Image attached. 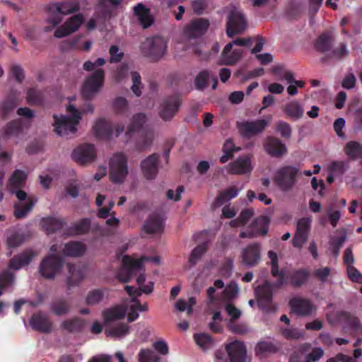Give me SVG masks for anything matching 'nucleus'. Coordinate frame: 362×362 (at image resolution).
I'll return each mask as SVG.
<instances>
[{"label":"nucleus","mask_w":362,"mask_h":362,"mask_svg":"<svg viewBox=\"0 0 362 362\" xmlns=\"http://www.w3.org/2000/svg\"><path fill=\"white\" fill-rule=\"evenodd\" d=\"M67 111L71 116L54 115V132L59 136H68L76 133V126L81 119V112L72 105H69Z\"/></svg>","instance_id":"f257e3e1"},{"label":"nucleus","mask_w":362,"mask_h":362,"mask_svg":"<svg viewBox=\"0 0 362 362\" xmlns=\"http://www.w3.org/2000/svg\"><path fill=\"white\" fill-rule=\"evenodd\" d=\"M299 175L300 169L297 166L286 165L276 171L273 180L281 191L287 192L296 185Z\"/></svg>","instance_id":"f03ea898"},{"label":"nucleus","mask_w":362,"mask_h":362,"mask_svg":"<svg viewBox=\"0 0 362 362\" xmlns=\"http://www.w3.org/2000/svg\"><path fill=\"white\" fill-rule=\"evenodd\" d=\"M167 49L168 42L161 36L148 37L141 46L143 54L153 62L162 59L165 55Z\"/></svg>","instance_id":"7ed1b4c3"},{"label":"nucleus","mask_w":362,"mask_h":362,"mask_svg":"<svg viewBox=\"0 0 362 362\" xmlns=\"http://www.w3.org/2000/svg\"><path fill=\"white\" fill-rule=\"evenodd\" d=\"M127 157L123 153H115L110 160V177L115 184H122L128 175Z\"/></svg>","instance_id":"20e7f679"},{"label":"nucleus","mask_w":362,"mask_h":362,"mask_svg":"<svg viewBox=\"0 0 362 362\" xmlns=\"http://www.w3.org/2000/svg\"><path fill=\"white\" fill-rule=\"evenodd\" d=\"M226 351L229 357V361L226 356L224 351L218 350L215 353L216 362H245L246 347L240 341H235L226 346Z\"/></svg>","instance_id":"39448f33"},{"label":"nucleus","mask_w":362,"mask_h":362,"mask_svg":"<svg viewBox=\"0 0 362 362\" xmlns=\"http://www.w3.org/2000/svg\"><path fill=\"white\" fill-rule=\"evenodd\" d=\"M105 71L98 68L88 76L83 83L81 94L84 100H90L104 85Z\"/></svg>","instance_id":"423d86ee"},{"label":"nucleus","mask_w":362,"mask_h":362,"mask_svg":"<svg viewBox=\"0 0 362 362\" xmlns=\"http://www.w3.org/2000/svg\"><path fill=\"white\" fill-rule=\"evenodd\" d=\"M8 191L11 194H15L20 202L25 201L24 203L14 204V216L16 218L18 219L25 218L31 211L37 199L34 197H28V194L21 188L11 189Z\"/></svg>","instance_id":"0eeeda50"},{"label":"nucleus","mask_w":362,"mask_h":362,"mask_svg":"<svg viewBox=\"0 0 362 362\" xmlns=\"http://www.w3.org/2000/svg\"><path fill=\"white\" fill-rule=\"evenodd\" d=\"M64 259L54 254L46 256L39 266V272L42 276L47 279H53L64 266Z\"/></svg>","instance_id":"6e6552de"},{"label":"nucleus","mask_w":362,"mask_h":362,"mask_svg":"<svg viewBox=\"0 0 362 362\" xmlns=\"http://www.w3.org/2000/svg\"><path fill=\"white\" fill-rule=\"evenodd\" d=\"M273 288H275L273 286V283L265 281L255 289L257 305L261 310L265 312H274L276 309V305L273 303Z\"/></svg>","instance_id":"1a4fd4ad"},{"label":"nucleus","mask_w":362,"mask_h":362,"mask_svg":"<svg viewBox=\"0 0 362 362\" xmlns=\"http://www.w3.org/2000/svg\"><path fill=\"white\" fill-rule=\"evenodd\" d=\"M247 27V20L242 11H230L226 23V34L229 37L243 33Z\"/></svg>","instance_id":"9d476101"},{"label":"nucleus","mask_w":362,"mask_h":362,"mask_svg":"<svg viewBox=\"0 0 362 362\" xmlns=\"http://www.w3.org/2000/svg\"><path fill=\"white\" fill-rule=\"evenodd\" d=\"M268 123V121L265 119L253 121H238L236 127L243 138L250 139L262 132L267 127Z\"/></svg>","instance_id":"9b49d317"},{"label":"nucleus","mask_w":362,"mask_h":362,"mask_svg":"<svg viewBox=\"0 0 362 362\" xmlns=\"http://www.w3.org/2000/svg\"><path fill=\"white\" fill-rule=\"evenodd\" d=\"M124 127L123 124H117L116 126L104 119H99L93 127L95 135L97 138L109 139L113 135L116 137L124 132Z\"/></svg>","instance_id":"f8f14e48"},{"label":"nucleus","mask_w":362,"mask_h":362,"mask_svg":"<svg viewBox=\"0 0 362 362\" xmlns=\"http://www.w3.org/2000/svg\"><path fill=\"white\" fill-rule=\"evenodd\" d=\"M181 105V100L179 95H173L167 97L163 100L159 107L158 115L160 117L167 122L170 121Z\"/></svg>","instance_id":"ddd939ff"},{"label":"nucleus","mask_w":362,"mask_h":362,"mask_svg":"<svg viewBox=\"0 0 362 362\" xmlns=\"http://www.w3.org/2000/svg\"><path fill=\"white\" fill-rule=\"evenodd\" d=\"M311 218L303 217L298 221L296 231L292 240L294 247L300 249L307 242L311 227Z\"/></svg>","instance_id":"4468645a"},{"label":"nucleus","mask_w":362,"mask_h":362,"mask_svg":"<svg viewBox=\"0 0 362 362\" xmlns=\"http://www.w3.org/2000/svg\"><path fill=\"white\" fill-rule=\"evenodd\" d=\"M95 157V146L90 144H83L75 148L72 153L73 160L82 165L94 161Z\"/></svg>","instance_id":"2eb2a0df"},{"label":"nucleus","mask_w":362,"mask_h":362,"mask_svg":"<svg viewBox=\"0 0 362 362\" xmlns=\"http://www.w3.org/2000/svg\"><path fill=\"white\" fill-rule=\"evenodd\" d=\"M83 21L84 18L82 14H76L69 18L64 25L57 28L54 31V36L57 38H62L69 35L77 31Z\"/></svg>","instance_id":"dca6fc26"},{"label":"nucleus","mask_w":362,"mask_h":362,"mask_svg":"<svg viewBox=\"0 0 362 362\" xmlns=\"http://www.w3.org/2000/svg\"><path fill=\"white\" fill-rule=\"evenodd\" d=\"M209 27V22L205 18H197L188 24L185 30L184 35L188 38H197L204 35Z\"/></svg>","instance_id":"f3484780"},{"label":"nucleus","mask_w":362,"mask_h":362,"mask_svg":"<svg viewBox=\"0 0 362 362\" xmlns=\"http://www.w3.org/2000/svg\"><path fill=\"white\" fill-rule=\"evenodd\" d=\"M289 305L291 313L300 317L310 315L316 309L311 301L300 298H293L291 299Z\"/></svg>","instance_id":"a211bd4d"},{"label":"nucleus","mask_w":362,"mask_h":362,"mask_svg":"<svg viewBox=\"0 0 362 362\" xmlns=\"http://www.w3.org/2000/svg\"><path fill=\"white\" fill-rule=\"evenodd\" d=\"M242 261L244 264L252 267L257 265L261 257V245L258 243L248 245L241 252Z\"/></svg>","instance_id":"6ab92c4d"},{"label":"nucleus","mask_w":362,"mask_h":362,"mask_svg":"<svg viewBox=\"0 0 362 362\" xmlns=\"http://www.w3.org/2000/svg\"><path fill=\"white\" fill-rule=\"evenodd\" d=\"M268 257L271 261V274L273 277L276 278V281L273 282L274 288H280L286 284V273L284 270H279V259L275 252L270 250L268 252Z\"/></svg>","instance_id":"aec40b11"},{"label":"nucleus","mask_w":362,"mask_h":362,"mask_svg":"<svg viewBox=\"0 0 362 362\" xmlns=\"http://www.w3.org/2000/svg\"><path fill=\"white\" fill-rule=\"evenodd\" d=\"M159 155L153 153L141 162L142 173L147 180H153L158 173Z\"/></svg>","instance_id":"412c9836"},{"label":"nucleus","mask_w":362,"mask_h":362,"mask_svg":"<svg viewBox=\"0 0 362 362\" xmlns=\"http://www.w3.org/2000/svg\"><path fill=\"white\" fill-rule=\"evenodd\" d=\"M29 324L33 329L41 333H50L52 331V322L42 312L34 313L29 320Z\"/></svg>","instance_id":"4be33fe9"},{"label":"nucleus","mask_w":362,"mask_h":362,"mask_svg":"<svg viewBox=\"0 0 362 362\" xmlns=\"http://www.w3.org/2000/svg\"><path fill=\"white\" fill-rule=\"evenodd\" d=\"M252 170L251 160L248 156H240L227 166L228 173L232 175L250 173Z\"/></svg>","instance_id":"5701e85b"},{"label":"nucleus","mask_w":362,"mask_h":362,"mask_svg":"<svg viewBox=\"0 0 362 362\" xmlns=\"http://www.w3.org/2000/svg\"><path fill=\"white\" fill-rule=\"evenodd\" d=\"M264 148L269 155L274 158H281L287 153L286 145L275 136H268L264 144Z\"/></svg>","instance_id":"b1692460"},{"label":"nucleus","mask_w":362,"mask_h":362,"mask_svg":"<svg viewBox=\"0 0 362 362\" xmlns=\"http://www.w3.org/2000/svg\"><path fill=\"white\" fill-rule=\"evenodd\" d=\"M36 255L37 253L32 250H26L11 258L8 262V267L14 270H18L29 264Z\"/></svg>","instance_id":"393cba45"},{"label":"nucleus","mask_w":362,"mask_h":362,"mask_svg":"<svg viewBox=\"0 0 362 362\" xmlns=\"http://www.w3.org/2000/svg\"><path fill=\"white\" fill-rule=\"evenodd\" d=\"M134 13L138 18L140 25L144 29L149 28L154 23V18L151 15L149 8L142 3L134 6Z\"/></svg>","instance_id":"a878e982"},{"label":"nucleus","mask_w":362,"mask_h":362,"mask_svg":"<svg viewBox=\"0 0 362 362\" xmlns=\"http://www.w3.org/2000/svg\"><path fill=\"white\" fill-rule=\"evenodd\" d=\"M310 276V272L306 269H293L289 272L286 281L288 280L293 287H300L305 284Z\"/></svg>","instance_id":"bb28decb"},{"label":"nucleus","mask_w":362,"mask_h":362,"mask_svg":"<svg viewBox=\"0 0 362 362\" xmlns=\"http://www.w3.org/2000/svg\"><path fill=\"white\" fill-rule=\"evenodd\" d=\"M144 228L146 233L153 234L162 233L163 230V219L158 214H151L144 223Z\"/></svg>","instance_id":"cd10ccee"},{"label":"nucleus","mask_w":362,"mask_h":362,"mask_svg":"<svg viewBox=\"0 0 362 362\" xmlns=\"http://www.w3.org/2000/svg\"><path fill=\"white\" fill-rule=\"evenodd\" d=\"M66 222L63 218L45 217L41 220V225L47 234H52L62 229Z\"/></svg>","instance_id":"c85d7f7f"},{"label":"nucleus","mask_w":362,"mask_h":362,"mask_svg":"<svg viewBox=\"0 0 362 362\" xmlns=\"http://www.w3.org/2000/svg\"><path fill=\"white\" fill-rule=\"evenodd\" d=\"M49 10L66 15L78 11L79 10V4L77 0H69L62 3L54 4L49 7Z\"/></svg>","instance_id":"c756f323"},{"label":"nucleus","mask_w":362,"mask_h":362,"mask_svg":"<svg viewBox=\"0 0 362 362\" xmlns=\"http://www.w3.org/2000/svg\"><path fill=\"white\" fill-rule=\"evenodd\" d=\"M90 219L82 218L66 228V234L70 236H76L86 234L90 228Z\"/></svg>","instance_id":"7c9ffc66"},{"label":"nucleus","mask_w":362,"mask_h":362,"mask_svg":"<svg viewBox=\"0 0 362 362\" xmlns=\"http://www.w3.org/2000/svg\"><path fill=\"white\" fill-rule=\"evenodd\" d=\"M18 106V100L15 96L9 95L0 103V117L6 119L10 117Z\"/></svg>","instance_id":"2f4dec72"},{"label":"nucleus","mask_w":362,"mask_h":362,"mask_svg":"<svg viewBox=\"0 0 362 362\" xmlns=\"http://www.w3.org/2000/svg\"><path fill=\"white\" fill-rule=\"evenodd\" d=\"M85 320L82 318L74 317L62 322L61 328L69 333L81 332L85 327Z\"/></svg>","instance_id":"473e14b6"},{"label":"nucleus","mask_w":362,"mask_h":362,"mask_svg":"<svg viewBox=\"0 0 362 362\" xmlns=\"http://www.w3.org/2000/svg\"><path fill=\"white\" fill-rule=\"evenodd\" d=\"M239 189L234 186L220 192L212 204L214 208L220 207L228 201L238 196Z\"/></svg>","instance_id":"72a5a7b5"},{"label":"nucleus","mask_w":362,"mask_h":362,"mask_svg":"<svg viewBox=\"0 0 362 362\" xmlns=\"http://www.w3.org/2000/svg\"><path fill=\"white\" fill-rule=\"evenodd\" d=\"M332 42V35L329 33H323L316 39L314 47L317 52L325 53L331 50Z\"/></svg>","instance_id":"f704fd0d"},{"label":"nucleus","mask_w":362,"mask_h":362,"mask_svg":"<svg viewBox=\"0 0 362 362\" xmlns=\"http://www.w3.org/2000/svg\"><path fill=\"white\" fill-rule=\"evenodd\" d=\"M71 306L68 300L64 298L54 300L50 304L51 311L57 316H62L68 314Z\"/></svg>","instance_id":"c9c22d12"},{"label":"nucleus","mask_w":362,"mask_h":362,"mask_svg":"<svg viewBox=\"0 0 362 362\" xmlns=\"http://www.w3.org/2000/svg\"><path fill=\"white\" fill-rule=\"evenodd\" d=\"M284 113L294 120L299 119L303 117L304 110L300 104L296 101H291L286 104L284 107Z\"/></svg>","instance_id":"e433bc0d"},{"label":"nucleus","mask_w":362,"mask_h":362,"mask_svg":"<svg viewBox=\"0 0 362 362\" xmlns=\"http://www.w3.org/2000/svg\"><path fill=\"white\" fill-rule=\"evenodd\" d=\"M27 179V174L21 170H16L8 180L7 184L8 189L23 187Z\"/></svg>","instance_id":"4c0bfd02"},{"label":"nucleus","mask_w":362,"mask_h":362,"mask_svg":"<svg viewBox=\"0 0 362 362\" xmlns=\"http://www.w3.org/2000/svg\"><path fill=\"white\" fill-rule=\"evenodd\" d=\"M86 250V245L81 242L71 241L65 244L64 254L70 257H80Z\"/></svg>","instance_id":"58836bf2"},{"label":"nucleus","mask_w":362,"mask_h":362,"mask_svg":"<svg viewBox=\"0 0 362 362\" xmlns=\"http://www.w3.org/2000/svg\"><path fill=\"white\" fill-rule=\"evenodd\" d=\"M344 151L351 160L362 158V145L358 141H350L347 142Z\"/></svg>","instance_id":"ea45409f"},{"label":"nucleus","mask_w":362,"mask_h":362,"mask_svg":"<svg viewBox=\"0 0 362 362\" xmlns=\"http://www.w3.org/2000/svg\"><path fill=\"white\" fill-rule=\"evenodd\" d=\"M146 122V116L144 113L140 112L134 115L127 127L126 134L131 136L133 133L139 132Z\"/></svg>","instance_id":"a19ab883"},{"label":"nucleus","mask_w":362,"mask_h":362,"mask_svg":"<svg viewBox=\"0 0 362 362\" xmlns=\"http://www.w3.org/2000/svg\"><path fill=\"white\" fill-rule=\"evenodd\" d=\"M212 77L211 71L207 69L200 71L194 78V87L197 90L203 91L205 90L209 84V81Z\"/></svg>","instance_id":"79ce46f5"},{"label":"nucleus","mask_w":362,"mask_h":362,"mask_svg":"<svg viewBox=\"0 0 362 362\" xmlns=\"http://www.w3.org/2000/svg\"><path fill=\"white\" fill-rule=\"evenodd\" d=\"M339 317L347 327L354 331L362 330V325L359 318L354 315L347 312L342 311L339 313Z\"/></svg>","instance_id":"37998d69"},{"label":"nucleus","mask_w":362,"mask_h":362,"mask_svg":"<svg viewBox=\"0 0 362 362\" xmlns=\"http://www.w3.org/2000/svg\"><path fill=\"white\" fill-rule=\"evenodd\" d=\"M124 316L125 310L121 306H115L103 312V317L106 323L122 320Z\"/></svg>","instance_id":"c03bdc74"},{"label":"nucleus","mask_w":362,"mask_h":362,"mask_svg":"<svg viewBox=\"0 0 362 362\" xmlns=\"http://www.w3.org/2000/svg\"><path fill=\"white\" fill-rule=\"evenodd\" d=\"M330 51L326 56L321 58L322 62H326L329 59L341 60L349 54V50L344 42H341L337 47Z\"/></svg>","instance_id":"a18cd8bd"},{"label":"nucleus","mask_w":362,"mask_h":362,"mask_svg":"<svg viewBox=\"0 0 362 362\" xmlns=\"http://www.w3.org/2000/svg\"><path fill=\"white\" fill-rule=\"evenodd\" d=\"M27 101L30 105L40 106L43 104L45 95L43 91L36 88H31L27 91Z\"/></svg>","instance_id":"49530a36"},{"label":"nucleus","mask_w":362,"mask_h":362,"mask_svg":"<svg viewBox=\"0 0 362 362\" xmlns=\"http://www.w3.org/2000/svg\"><path fill=\"white\" fill-rule=\"evenodd\" d=\"M124 263L127 264H130L131 266L136 267H140L141 269L143 268V264L145 262H153L155 264H160V257L158 256H154V257H146V256H141L140 258L137 259H134L132 258L129 255H124Z\"/></svg>","instance_id":"de8ad7c7"},{"label":"nucleus","mask_w":362,"mask_h":362,"mask_svg":"<svg viewBox=\"0 0 362 362\" xmlns=\"http://www.w3.org/2000/svg\"><path fill=\"white\" fill-rule=\"evenodd\" d=\"M122 268L118 272L117 274V279L122 283L129 282L133 275V272L135 269H141L140 267H136L131 266L130 264H127L124 263V258L122 259Z\"/></svg>","instance_id":"09e8293b"},{"label":"nucleus","mask_w":362,"mask_h":362,"mask_svg":"<svg viewBox=\"0 0 362 362\" xmlns=\"http://www.w3.org/2000/svg\"><path fill=\"white\" fill-rule=\"evenodd\" d=\"M208 248V243L206 242L198 245L194 247L189 256V262L191 266L197 264L198 261L201 259L202 255L206 252Z\"/></svg>","instance_id":"8fccbe9b"},{"label":"nucleus","mask_w":362,"mask_h":362,"mask_svg":"<svg viewBox=\"0 0 362 362\" xmlns=\"http://www.w3.org/2000/svg\"><path fill=\"white\" fill-rule=\"evenodd\" d=\"M129 332V326L127 323H119L105 330V334L114 337H121L127 334Z\"/></svg>","instance_id":"3c124183"},{"label":"nucleus","mask_w":362,"mask_h":362,"mask_svg":"<svg viewBox=\"0 0 362 362\" xmlns=\"http://www.w3.org/2000/svg\"><path fill=\"white\" fill-rule=\"evenodd\" d=\"M22 132V127L21 122L18 120L9 122L4 128V136L9 138L11 136H18Z\"/></svg>","instance_id":"603ef678"},{"label":"nucleus","mask_w":362,"mask_h":362,"mask_svg":"<svg viewBox=\"0 0 362 362\" xmlns=\"http://www.w3.org/2000/svg\"><path fill=\"white\" fill-rule=\"evenodd\" d=\"M15 279L14 274L9 269H5L0 272V296L3 291L11 286Z\"/></svg>","instance_id":"864d4df0"},{"label":"nucleus","mask_w":362,"mask_h":362,"mask_svg":"<svg viewBox=\"0 0 362 362\" xmlns=\"http://www.w3.org/2000/svg\"><path fill=\"white\" fill-rule=\"evenodd\" d=\"M139 362H158L160 357L151 349H142L138 354Z\"/></svg>","instance_id":"5fc2aeb1"},{"label":"nucleus","mask_w":362,"mask_h":362,"mask_svg":"<svg viewBox=\"0 0 362 362\" xmlns=\"http://www.w3.org/2000/svg\"><path fill=\"white\" fill-rule=\"evenodd\" d=\"M104 289H94L90 291L86 297V303L88 305H93L99 303L105 295Z\"/></svg>","instance_id":"6e6d98bb"},{"label":"nucleus","mask_w":362,"mask_h":362,"mask_svg":"<svg viewBox=\"0 0 362 362\" xmlns=\"http://www.w3.org/2000/svg\"><path fill=\"white\" fill-rule=\"evenodd\" d=\"M276 351V347L270 341H260L255 347V352L258 356H263L268 353H275Z\"/></svg>","instance_id":"4d7b16f0"},{"label":"nucleus","mask_w":362,"mask_h":362,"mask_svg":"<svg viewBox=\"0 0 362 362\" xmlns=\"http://www.w3.org/2000/svg\"><path fill=\"white\" fill-rule=\"evenodd\" d=\"M194 339L196 344L203 349H208L213 344L212 338L206 333L194 334Z\"/></svg>","instance_id":"13d9d810"},{"label":"nucleus","mask_w":362,"mask_h":362,"mask_svg":"<svg viewBox=\"0 0 362 362\" xmlns=\"http://www.w3.org/2000/svg\"><path fill=\"white\" fill-rule=\"evenodd\" d=\"M346 235L338 237H332L330 240L329 244L331 247V251L334 257H337L339 254L341 247L343 246L346 240Z\"/></svg>","instance_id":"bf43d9fd"},{"label":"nucleus","mask_w":362,"mask_h":362,"mask_svg":"<svg viewBox=\"0 0 362 362\" xmlns=\"http://www.w3.org/2000/svg\"><path fill=\"white\" fill-rule=\"evenodd\" d=\"M131 76L132 81L131 89L136 96L139 97L141 95V89L143 88L141 76L137 71H132Z\"/></svg>","instance_id":"052dcab7"},{"label":"nucleus","mask_w":362,"mask_h":362,"mask_svg":"<svg viewBox=\"0 0 362 362\" xmlns=\"http://www.w3.org/2000/svg\"><path fill=\"white\" fill-rule=\"evenodd\" d=\"M242 54V49H235L222 60L221 64L224 65H233L240 59Z\"/></svg>","instance_id":"680f3d73"},{"label":"nucleus","mask_w":362,"mask_h":362,"mask_svg":"<svg viewBox=\"0 0 362 362\" xmlns=\"http://www.w3.org/2000/svg\"><path fill=\"white\" fill-rule=\"evenodd\" d=\"M276 130L280 134L281 137L286 139H289L291 136V127L288 123L284 121H279L277 122L276 125Z\"/></svg>","instance_id":"e2e57ef3"},{"label":"nucleus","mask_w":362,"mask_h":362,"mask_svg":"<svg viewBox=\"0 0 362 362\" xmlns=\"http://www.w3.org/2000/svg\"><path fill=\"white\" fill-rule=\"evenodd\" d=\"M72 264H69V270L71 276L67 278V285L69 288L76 286L83 279L82 274L80 271L74 272L72 271Z\"/></svg>","instance_id":"0e129e2a"},{"label":"nucleus","mask_w":362,"mask_h":362,"mask_svg":"<svg viewBox=\"0 0 362 362\" xmlns=\"http://www.w3.org/2000/svg\"><path fill=\"white\" fill-rule=\"evenodd\" d=\"M347 169L344 161H333L328 166V170L335 175H343Z\"/></svg>","instance_id":"69168bd1"},{"label":"nucleus","mask_w":362,"mask_h":362,"mask_svg":"<svg viewBox=\"0 0 362 362\" xmlns=\"http://www.w3.org/2000/svg\"><path fill=\"white\" fill-rule=\"evenodd\" d=\"M153 136L152 133H146L141 140L136 143V148L139 151H143L148 148L153 142Z\"/></svg>","instance_id":"338daca9"},{"label":"nucleus","mask_w":362,"mask_h":362,"mask_svg":"<svg viewBox=\"0 0 362 362\" xmlns=\"http://www.w3.org/2000/svg\"><path fill=\"white\" fill-rule=\"evenodd\" d=\"M129 66L127 64H121L114 73V78L117 82L123 81L128 76Z\"/></svg>","instance_id":"774afa93"}]
</instances>
